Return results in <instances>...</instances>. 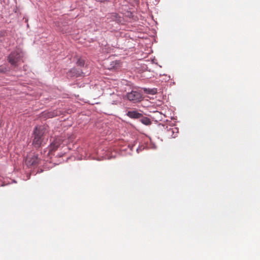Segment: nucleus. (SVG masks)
I'll return each mask as SVG.
<instances>
[{
	"label": "nucleus",
	"instance_id": "nucleus-1",
	"mask_svg": "<svg viewBox=\"0 0 260 260\" xmlns=\"http://www.w3.org/2000/svg\"><path fill=\"white\" fill-rule=\"evenodd\" d=\"M45 128L44 126H37L34 131V139L32 145L36 147L41 146L44 139L45 133Z\"/></svg>",
	"mask_w": 260,
	"mask_h": 260
},
{
	"label": "nucleus",
	"instance_id": "nucleus-2",
	"mask_svg": "<svg viewBox=\"0 0 260 260\" xmlns=\"http://www.w3.org/2000/svg\"><path fill=\"white\" fill-rule=\"evenodd\" d=\"M23 53L20 50H16L11 53L8 57V60L14 66H18L22 60Z\"/></svg>",
	"mask_w": 260,
	"mask_h": 260
},
{
	"label": "nucleus",
	"instance_id": "nucleus-3",
	"mask_svg": "<svg viewBox=\"0 0 260 260\" xmlns=\"http://www.w3.org/2000/svg\"><path fill=\"white\" fill-rule=\"evenodd\" d=\"M105 67L109 70H117L120 68L121 64L119 60H106L105 62Z\"/></svg>",
	"mask_w": 260,
	"mask_h": 260
},
{
	"label": "nucleus",
	"instance_id": "nucleus-4",
	"mask_svg": "<svg viewBox=\"0 0 260 260\" xmlns=\"http://www.w3.org/2000/svg\"><path fill=\"white\" fill-rule=\"evenodd\" d=\"M127 98L129 101L137 102L141 100L142 94L139 91L132 90L131 92L127 93Z\"/></svg>",
	"mask_w": 260,
	"mask_h": 260
},
{
	"label": "nucleus",
	"instance_id": "nucleus-5",
	"mask_svg": "<svg viewBox=\"0 0 260 260\" xmlns=\"http://www.w3.org/2000/svg\"><path fill=\"white\" fill-rule=\"evenodd\" d=\"M60 113V111L57 110L50 111H44L41 113V117L44 119L51 118L59 115Z\"/></svg>",
	"mask_w": 260,
	"mask_h": 260
},
{
	"label": "nucleus",
	"instance_id": "nucleus-6",
	"mask_svg": "<svg viewBox=\"0 0 260 260\" xmlns=\"http://www.w3.org/2000/svg\"><path fill=\"white\" fill-rule=\"evenodd\" d=\"M39 158L37 156L33 155L32 157H27L25 163L28 166H35L38 164Z\"/></svg>",
	"mask_w": 260,
	"mask_h": 260
},
{
	"label": "nucleus",
	"instance_id": "nucleus-7",
	"mask_svg": "<svg viewBox=\"0 0 260 260\" xmlns=\"http://www.w3.org/2000/svg\"><path fill=\"white\" fill-rule=\"evenodd\" d=\"M62 143V140L60 138H55L53 141L51 143L50 146V149L51 151H55L57 148Z\"/></svg>",
	"mask_w": 260,
	"mask_h": 260
},
{
	"label": "nucleus",
	"instance_id": "nucleus-8",
	"mask_svg": "<svg viewBox=\"0 0 260 260\" xmlns=\"http://www.w3.org/2000/svg\"><path fill=\"white\" fill-rule=\"evenodd\" d=\"M127 115L131 118H139L142 117V114L137 111H128Z\"/></svg>",
	"mask_w": 260,
	"mask_h": 260
},
{
	"label": "nucleus",
	"instance_id": "nucleus-9",
	"mask_svg": "<svg viewBox=\"0 0 260 260\" xmlns=\"http://www.w3.org/2000/svg\"><path fill=\"white\" fill-rule=\"evenodd\" d=\"M141 122L146 125H149L151 124L150 119L146 117H142L140 120Z\"/></svg>",
	"mask_w": 260,
	"mask_h": 260
},
{
	"label": "nucleus",
	"instance_id": "nucleus-10",
	"mask_svg": "<svg viewBox=\"0 0 260 260\" xmlns=\"http://www.w3.org/2000/svg\"><path fill=\"white\" fill-rule=\"evenodd\" d=\"M84 63H85V60L81 58H79L77 61V65L81 67H83L84 65Z\"/></svg>",
	"mask_w": 260,
	"mask_h": 260
},
{
	"label": "nucleus",
	"instance_id": "nucleus-11",
	"mask_svg": "<svg viewBox=\"0 0 260 260\" xmlns=\"http://www.w3.org/2000/svg\"><path fill=\"white\" fill-rule=\"evenodd\" d=\"M7 71V68L4 67L2 66H0V73H5Z\"/></svg>",
	"mask_w": 260,
	"mask_h": 260
},
{
	"label": "nucleus",
	"instance_id": "nucleus-12",
	"mask_svg": "<svg viewBox=\"0 0 260 260\" xmlns=\"http://www.w3.org/2000/svg\"><path fill=\"white\" fill-rule=\"evenodd\" d=\"M75 71V69H73L71 70V72H74Z\"/></svg>",
	"mask_w": 260,
	"mask_h": 260
}]
</instances>
